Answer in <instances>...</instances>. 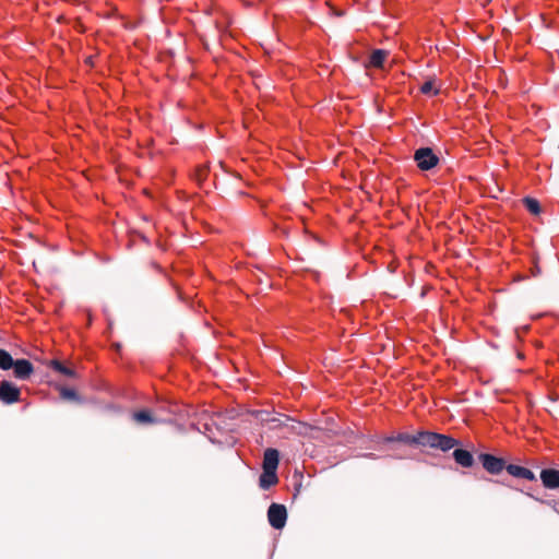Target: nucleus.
Listing matches in <instances>:
<instances>
[{
  "mask_svg": "<svg viewBox=\"0 0 559 559\" xmlns=\"http://www.w3.org/2000/svg\"><path fill=\"white\" fill-rule=\"evenodd\" d=\"M280 463V452L276 449L269 448L264 451L262 468L263 472L259 478V485L262 488H270L277 484L276 474Z\"/></svg>",
  "mask_w": 559,
  "mask_h": 559,
  "instance_id": "nucleus-1",
  "label": "nucleus"
},
{
  "mask_svg": "<svg viewBox=\"0 0 559 559\" xmlns=\"http://www.w3.org/2000/svg\"><path fill=\"white\" fill-rule=\"evenodd\" d=\"M461 442L447 435H441L432 431H421V445L439 449L447 452L460 445Z\"/></svg>",
  "mask_w": 559,
  "mask_h": 559,
  "instance_id": "nucleus-2",
  "label": "nucleus"
},
{
  "mask_svg": "<svg viewBox=\"0 0 559 559\" xmlns=\"http://www.w3.org/2000/svg\"><path fill=\"white\" fill-rule=\"evenodd\" d=\"M267 521L274 530H282L287 522V509L282 503H271L267 509Z\"/></svg>",
  "mask_w": 559,
  "mask_h": 559,
  "instance_id": "nucleus-3",
  "label": "nucleus"
},
{
  "mask_svg": "<svg viewBox=\"0 0 559 559\" xmlns=\"http://www.w3.org/2000/svg\"><path fill=\"white\" fill-rule=\"evenodd\" d=\"M414 159L420 170H430L439 163V157L430 147H420L415 151Z\"/></svg>",
  "mask_w": 559,
  "mask_h": 559,
  "instance_id": "nucleus-4",
  "label": "nucleus"
},
{
  "mask_svg": "<svg viewBox=\"0 0 559 559\" xmlns=\"http://www.w3.org/2000/svg\"><path fill=\"white\" fill-rule=\"evenodd\" d=\"M478 460L483 467L490 474L497 475L507 468V463L503 459L497 457L492 454L481 453L478 455Z\"/></svg>",
  "mask_w": 559,
  "mask_h": 559,
  "instance_id": "nucleus-5",
  "label": "nucleus"
},
{
  "mask_svg": "<svg viewBox=\"0 0 559 559\" xmlns=\"http://www.w3.org/2000/svg\"><path fill=\"white\" fill-rule=\"evenodd\" d=\"M21 399L20 389L8 380L0 382V401L4 404H13Z\"/></svg>",
  "mask_w": 559,
  "mask_h": 559,
  "instance_id": "nucleus-6",
  "label": "nucleus"
},
{
  "mask_svg": "<svg viewBox=\"0 0 559 559\" xmlns=\"http://www.w3.org/2000/svg\"><path fill=\"white\" fill-rule=\"evenodd\" d=\"M540 480L546 489L559 488V468H543L540 471Z\"/></svg>",
  "mask_w": 559,
  "mask_h": 559,
  "instance_id": "nucleus-7",
  "label": "nucleus"
},
{
  "mask_svg": "<svg viewBox=\"0 0 559 559\" xmlns=\"http://www.w3.org/2000/svg\"><path fill=\"white\" fill-rule=\"evenodd\" d=\"M13 369L14 377L19 380H27L34 372L33 364L27 359H16Z\"/></svg>",
  "mask_w": 559,
  "mask_h": 559,
  "instance_id": "nucleus-8",
  "label": "nucleus"
},
{
  "mask_svg": "<svg viewBox=\"0 0 559 559\" xmlns=\"http://www.w3.org/2000/svg\"><path fill=\"white\" fill-rule=\"evenodd\" d=\"M506 471L510 476H512L514 478L534 480V481L537 480L535 474L531 469L520 466V465L508 464Z\"/></svg>",
  "mask_w": 559,
  "mask_h": 559,
  "instance_id": "nucleus-9",
  "label": "nucleus"
},
{
  "mask_svg": "<svg viewBox=\"0 0 559 559\" xmlns=\"http://www.w3.org/2000/svg\"><path fill=\"white\" fill-rule=\"evenodd\" d=\"M385 442H402L405 444H418L421 445V431H418L415 435H409L406 432H401L396 436L388 437L384 439Z\"/></svg>",
  "mask_w": 559,
  "mask_h": 559,
  "instance_id": "nucleus-10",
  "label": "nucleus"
},
{
  "mask_svg": "<svg viewBox=\"0 0 559 559\" xmlns=\"http://www.w3.org/2000/svg\"><path fill=\"white\" fill-rule=\"evenodd\" d=\"M453 459L462 467H472L474 465L473 454L464 449H454Z\"/></svg>",
  "mask_w": 559,
  "mask_h": 559,
  "instance_id": "nucleus-11",
  "label": "nucleus"
},
{
  "mask_svg": "<svg viewBox=\"0 0 559 559\" xmlns=\"http://www.w3.org/2000/svg\"><path fill=\"white\" fill-rule=\"evenodd\" d=\"M132 419L139 425H153L158 423L148 409L134 412L132 414Z\"/></svg>",
  "mask_w": 559,
  "mask_h": 559,
  "instance_id": "nucleus-12",
  "label": "nucleus"
},
{
  "mask_svg": "<svg viewBox=\"0 0 559 559\" xmlns=\"http://www.w3.org/2000/svg\"><path fill=\"white\" fill-rule=\"evenodd\" d=\"M48 366L52 368L55 371L70 378H74L76 376L75 371L67 366H64L61 361L57 359H52L49 361Z\"/></svg>",
  "mask_w": 559,
  "mask_h": 559,
  "instance_id": "nucleus-13",
  "label": "nucleus"
},
{
  "mask_svg": "<svg viewBox=\"0 0 559 559\" xmlns=\"http://www.w3.org/2000/svg\"><path fill=\"white\" fill-rule=\"evenodd\" d=\"M386 56L388 51L382 49H376L370 55L369 64L373 68H382Z\"/></svg>",
  "mask_w": 559,
  "mask_h": 559,
  "instance_id": "nucleus-14",
  "label": "nucleus"
},
{
  "mask_svg": "<svg viewBox=\"0 0 559 559\" xmlns=\"http://www.w3.org/2000/svg\"><path fill=\"white\" fill-rule=\"evenodd\" d=\"M305 479L306 478L301 472L295 471L292 477L293 489H302V487H310V476H307L306 483Z\"/></svg>",
  "mask_w": 559,
  "mask_h": 559,
  "instance_id": "nucleus-15",
  "label": "nucleus"
},
{
  "mask_svg": "<svg viewBox=\"0 0 559 559\" xmlns=\"http://www.w3.org/2000/svg\"><path fill=\"white\" fill-rule=\"evenodd\" d=\"M540 493V491H538ZM543 496H532L536 501L548 504L555 512L559 513V500L550 498L547 491H542Z\"/></svg>",
  "mask_w": 559,
  "mask_h": 559,
  "instance_id": "nucleus-16",
  "label": "nucleus"
},
{
  "mask_svg": "<svg viewBox=\"0 0 559 559\" xmlns=\"http://www.w3.org/2000/svg\"><path fill=\"white\" fill-rule=\"evenodd\" d=\"M14 361L8 350L0 348V369L10 370L15 365Z\"/></svg>",
  "mask_w": 559,
  "mask_h": 559,
  "instance_id": "nucleus-17",
  "label": "nucleus"
},
{
  "mask_svg": "<svg viewBox=\"0 0 559 559\" xmlns=\"http://www.w3.org/2000/svg\"><path fill=\"white\" fill-rule=\"evenodd\" d=\"M523 203L527 211L534 215H538L542 212V207L538 200L534 198L526 197L523 199Z\"/></svg>",
  "mask_w": 559,
  "mask_h": 559,
  "instance_id": "nucleus-18",
  "label": "nucleus"
},
{
  "mask_svg": "<svg viewBox=\"0 0 559 559\" xmlns=\"http://www.w3.org/2000/svg\"><path fill=\"white\" fill-rule=\"evenodd\" d=\"M60 395L63 400H72V401L81 402V399L78 395V393L75 392V390L70 389V388H61Z\"/></svg>",
  "mask_w": 559,
  "mask_h": 559,
  "instance_id": "nucleus-19",
  "label": "nucleus"
},
{
  "mask_svg": "<svg viewBox=\"0 0 559 559\" xmlns=\"http://www.w3.org/2000/svg\"><path fill=\"white\" fill-rule=\"evenodd\" d=\"M420 92L423 94H432V95H436L438 94V90L435 88V83L433 81H426L421 86H420Z\"/></svg>",
  "mask_w": 559,
  "mask_h": 559,
  "instance_id": "nucleus-20",
  "label": "nucleus"
},
{
  "mask_svg": "<svg viewBox=\"0 0 559 559\" xmlns=\"http://www.w3.org/2000/svg\"><path fill=\"white\" fill-rule=\"evenodd\" d=\"M209 170L206 167H200L195 171V180L202 183L207 177Z\"/></svg>",
  "mask_w": 559,
  "mask_h": 559,
  "instance_id": "nucleus-21",
  "label": "nucleus"
},
{
  "mask_svg": "<svg viewBox=\"0 0 559 559\" xmlns=\"http://www.w3.org/2000/svg\"><path fill=\"white\" fill-rule=\"evenodd\" d=\"M532 273H533L534 276H536L537 274L540 273V270H539L538 265L534 266V269L532 270Z\"/></svg>",
  "mask_w": 559,
  "mask_h": 559,
  "instance_id": "nucleus-22",
  "label": "nucleus"
},
{
  "mask_svg": "<svg viewBox=\"0 0 559 559\" xmlns=\"http://www.w3.org/2000/svg\"><path fill=\"white\" fill-rule=\"evenodd\" d=\"M535 492H536V495H535V496H543V493H542V492H540V493H538V491H535ZM522 493H525V490H522ZM526 493H527V496H528V497H531V498H533L532 496H534L533 493H531V492H528V491H526Z\"/></svg>",
  "mask_w": 559,
  "mask_h": 559,
  "instance_id": "nucleus-23",
  "label": "nucleus"
},
{
  "mask_svg": "<svg viewBox=\"0 0 559 559\" xmlns=\"http://www.w3.org/2000/svg\"><path fill=\"white\" fill-rule=\"evenodd\" d=\"M299 492H300V491H295V493H294V499H296V498H297V495H298Z\"/></svg>",
  "mask_w": 559,
  "mask_h": 559,
  "instance_id": "nucleus-24",
  "label": "nucleus"
},
{
  "mask_svg": "<svg viewBox=\"0 0 559 559\" xmlns=\"http://www.w3.org/2000/svg\"><path fill=\"white\" fill-rule=\"evenodd\" d=\"M366 456L371 457V456H373V454L369 453V454H366Z\"/></svg>",
  "mask_w": 559,
  "mask_h": 559,
  "instance_id": "nucleus-25",
  "label": "nucleus"
}]
</instances>
